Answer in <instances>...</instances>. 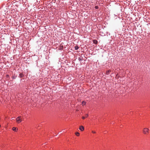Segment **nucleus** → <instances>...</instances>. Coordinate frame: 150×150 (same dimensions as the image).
<instances>
[{
	"label": "nucleus",
	"instance_id": "ddd939ff",
	"mask_svg": "<svg viewBox=\"0 0 150 150\" xmlns=\"http://www.w3.org/2000/svg\"><path fill=\"white\" fill-rule=\"evenodd\" d=\"M95 8L96 9H98V8L99 7L98 6H95Z\"/></svg>",
	"mask_w": 150,
	"mask_h": 150
},
{
	"label": "nucleus",
	"instance_id": "20e7f679",
	"mask_svg": "<svg viewBox=\"0 0 150 150\" xmlns=\"http://www.w3.org/2000/svg\"><path fill=\"white\" fill-rule=\"evenodd\" d=\"M88 114H86V115H85V116H83L82 117V118L83 119H84L85 118H87V117H88Z\"/></svg>",
	"mask_w": 150,
	"mask_h": 150
},
{
	"label": "nucleus",
	"instance_id": "f8f14e48",
	"mask_svg": "<svg viewBox=\"0 0 150 150\" xmlns=\"http://www.w3.org/2000/svg\"><path fill=\"white\" fill-rule=\"evenodd\" d=\"M93 42L95 44H97V41L96 40H94Z\"/></svg>",
	"mask_w": 150,
	"mask_h": 150
},
{
	"label": "nucleus",
	"instance_id": "2eb2a0df",
	"mask_svg": "<svg viewBox=\"0 0 150 150\" xmlns=\"http://www.w3.org/2000/svg\"><path fill=\"white\" fill-rule=\"evenodd\" d=\"M92 133H94V134H95L96 133V132L94 131H92Z\"/></svg>",
	"mask_w": 150,
	"mask_h": 150
},
{
	"label": "nucleus",
	"instance_id": "f257e3e1",
	"mask_svg": "<svg viewBox=\"0 0 150 150\" xmlns=\"http://www.w3.org/2000/svg\"><path fill=\"white\" fill-rule=\"evenodd\" d=\"M142 132L145 135H148L149 133V129L147 128H144L143 129Z\"/></svg>",
	"mask_w": 150,
	"mask_h": 150
},
{
	"label": "nucleus",
	"instance_id": "f3484780",
	"mask_svg": "<svg viewBox=\"0 0 150 150\" xmlns=\"http://www.w3.org/2000/svg\"><path fill=\"white\" fill-rule=\"evenodd\" d=\"M6 77H9V75H6Z\"/></svg>",
	"mask_w": 150,
	"mask_h": 150
},
{
	"label": "nucleus",
	"instance_id": "6e6552de",
	"mask_svg": "<svg viewBox=\"0 0 150 150\" xmlns=\"http://www.w3.org/2000/svg\"><path fill=\"white\" fill-rule=\"evenodd\" d=\"M82 104L83 106L85 105L86 104V102L84 101H83L82 103Z\"/></svg>",
	"mask_w": 150,
	"mask_h": 150
},
{
	"label": "nucleus",
	"instance_id": "0eeeda50",
	"mask_svg": "<svg viewBox=\"0 0 150 150\" xmlns=\"http://www.w3.org/2000/svg\"><path fill=\"white\" fill-rule=\"evenodd\" d=\"M111 72V70H110L106 71V74H108L109 73Z\"/></svg>",
	"mask_w": 150,
	"mask_h": 150
},
{
	"label": "nucleus",
	"instance_id": "9b49d317",
	"mask_svg": "<svg viewBox=\"0 0 150 150\" xmlns=\"http://www.w3.org/2000/svg\"><path fill=\"white\" fill-rule=\"evenodd\" d=\"M79 47L77 46H75V50H77L79 49Z\"/></svg>",
	"mask_w": 150,
	"mask_h": 150
},
{
	"label": "nucleus",
	"instance_id": "39448f33",
	"mask_svg": "<svg viewBox=\"0 0 150 150\" xmlns=\"http://www.w3.org/2000/svg\"><path fill=\"white\" fill-rule=\"evenodd\" d=\"M18 129H16V127H13L12 128V130L16 132Z\"/></svg>",
	"mask_w": 150,
	"mask_h": 150
},
{
	"label": "nucleus",
	"instance_id": "7ed1b4c3",
	"mask_svg": "<svg viewBox=\"0 0 150 150\" xmlns=\"http://www.w3.org/2000/svg\"><path fill=\"white\" fill-rule=\"evenodd\" d=\"M79 129L81 131H83L84 130V127L83 126H80L79 127Z\"/></svg>",
	"mask_w": 150,
	"mask_h": 150
},
{
	"label": "nucleus",
	"instance_id": "9d476101",
	"mask_svg": "<svg viewBox=\"0 0 150 150\" xmlns=\"http://www.w3.org/2000/svg\"><path fill=\"white\" fill-rule=\"evenodd\" d=\"M63 46L60 45L59 48V49L60 50H63Z\"/></svg>",
	"mask_w": 150,
	"mask_h": 150
},
{
	"label": "nucleus",
	"instance_id": "423d86ee",
	"mask_svg": "<svg viewBox=\"0 0 150 150\" xmlns=\"http://www.w3.org/2000/svg\"><path fill=\"white\" fill-rule=\"evenodd\" d=\"M24 76V74L23 73H21L19 74V76L20 78L23 77Z\"/></svg>",
	"mask_w": 150,
	"mask_h": 150
},
{
	"label": "nucleus",
	"instance_id": "4468645a",
	"mask_svg": "<svg viewBox=\"0 0 150 150\" xmlns=\"http://www.w3.org/2000/svg\"><path fill=\"white\" fill-rule=\"evenodd\" d=\"M79 61H81L82 60V58L81 57H79Z\"/></svg>",
	"mask_w": 150,
	"mask_h": 150
},
{
	"label": "nucleus",
	"instance_id": "f03ea898",
	"mask_svg": "<svg viewBox=\"0 0 150 150\" xmlns=\"http://www.w3.org/2000/svg\"><path fill=\"white\" fill-rule=\"evenodd\" d=\"M16 122L18 123H19L21 122L22 120V118L21 116H19L16 119Z\"/></svg>",
	"mask_w": 150,
	"mask_h": 150
},
{
	"label": "nucleus",
	"instance_id": "dca6fc26",
	"mask_svg": "<svg viewBox=\"0 0 150 150\" xmlns=\"http://www.w3.org/2000/svg\"><path fill=\"white\" fill-rule=\"evenodd\" d=\"M12 77L13 78V79H15L16 77V76L14 77V76H13Z\"/></svg>",
	"mask_w": 150,
	"mask_h": 150
},
{
	"label": "nucleus",
	"instance_id": "1a4fd4ad",
	"mask_svg": "<svg viewBox=\"0 0 150 150\" xmlns=\"http://www.w3.org/2000/svg\"><path fill=\"white\" fill-rule=\"evenodd\" d=\"M75 134L76 136H79V135H80V134L78 132H76V133H75Z\"/></svg>",
	"mask_w": 150,
	"mask_h": 150
}]
</instances>
